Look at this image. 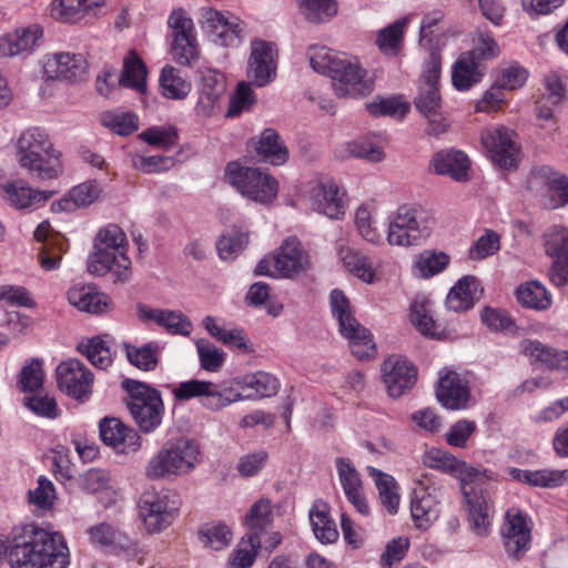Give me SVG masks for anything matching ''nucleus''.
<instances>
[{"label":"nucleus","instance_id":"nucleus-1","mask_svg":"<svg viewBox=\"0 0 568 568\" xmlns=\"http://www.w3.org/2000/svg\"><path fill=\"white\" fill-rule=\"evenodd\" d=\"M6 556L11 568H67L70 564L63 535L34 523L16 526L8 539L0 535V562Z\"/></svg>","mask_w":568,"mask_h":568},{"label":"nucleus","instance_id":"nucleus-2","mask_svg":"<svg viewBox=\"0 0 568 568\" xmlns=\"http://www.w3.org/2000/svg\"><path fill=\"white\" fill-rule=\"evenodd\" d=\"M311 67L332 79V88L341 98H364L374 91V80L356 57L337 53L322 45L307 50Z\"/></svg>","mask_w":568,"mask_h":568},{"label":"nucleus","instance_id":"nucleus-3","mask_svg":"<svg viewBox=\"0 0 568 568\" xmlns=\"http://www.w3.org/2000/svg\"><path fill=\"white\" fill-rule=\"evenodd\" d=\"M19 165L41 181L59 179L64 171L62 152L50 134L38 126L21 132L16 142Z\"/></svg>","mask_w":568,"mask_h":568},{"label":"nucleus","instance_id":"nucleus-4","mask_svg":"<svg viewBox=\"0 0 568 568\" xmlns=\"http://www.w3.org/2000/svg\"><path fill=\"white\" fill-rule=\"evenodd\" d=\"M128 247L126 234L120 226L108 224L100 229L88 256V272L98 276L111 273L114 283L128 282L132 274Z\"/></svg>","mask_w":568,"mask_h":568},{"label":"nucleus","instance_id":"nucleus-5","mask_svg":"<svg viewBox=\"0 0 568 568\" xmlns=\"http://www.w3.org/2000/svg\"><path fill=\"white\" fill-rule=\"evenodd\" d=\"M197 442L180 437L166 442L148 462L145 477L151 480L173 479L192 473L201 463Z\"/></svg>","mask_w":568,"mask_h":568},{"label":"nucleus","instance_id":"nucleus-6","mask_svg":"<svg viewBox=\"0 0 568 568\" xmlns=\"http://www.w3.org/2000/svg\"><path fill=\"white\" fill-rule=\"evenodd\" d=\"M329 306L338 332L348 341L352 354L359 359L374 357L376 347L372 334L356 320L351 302L342 290L331 292Z\"/></svg>","mask_w":568,"mask_h":568},{"label":"nucleus","instance_id":"nucleus-7","mask_svg":"<svg viewBox=\"0 0 568 568\" xmlns=\"http://www.w3.org/2000/svg\"><path fill=\"white\" fill-rule=\"evenodd\" d=\"M122 386L129 395L128 409L140 430L145 434L154 432L161 425L164 414L161 393L135 379H124Z\"/></svg>","mask_w":568,"mask_h":568},{"label":"nucleus","instance_id":"nucleus-8","mask_svg":"<svg viewBox=\"0 0 568 568\" xmlns=\"http://www.w3.org/2000/svg\"><path fill=\"white\" fill-rule=\"evenodd\" d=\"M430 216L420 206L400 205L390 216L387 242L396 246L419 244L430 234Z\"/></svg>","mask_w":568,"mask_h":568},{"label":"nucleus","instance_id":"nucleus-9","mask_svg":"<svg viewBox=\"0 0 568 568\" xmlns=\"http://www.w3.org/2000/svg\"><path fill=\"white\" fill-rule=\"evenodd\" d=\"M229 182L244 197L261 204L272 203L278 194V182L266 171L231 162L225 169Z\"/></svg>","mask_w":568,"mask_h":568},{"label":"nucleus","instance_id":"nucleus-10","mask_svg":"<svg viewBox=\"0 0 568 568\" xmlns=\"http://www.w3.org/2000/svg\"><path fill=\"white\" fill-rule=\"evenodd\" d=\"M138 508L148 532L159 534L173 524L180 503L169 491L146 489L139 498Z\"/></svg>","mask_w":568,"mask_h":568},{"label":"nucleus","instance_id":"nucleus-11","mask_svg":"<svg viewBox=\"0 0 568 568\" xmlns=\"http://www.w3.org/2000/svg\"><path fill=\"white\" fill-rule=\"evenodd\" d=\"M477 475L460 485L470 526L476 535L486 536L489 534L494 508L488 493L484 489L486 473L478 469Z\"/></svg>","mask_w":568,"mask_h":568},{"label":"nucleus","instance_id":"nucleus-12","mask_svg":"<svg viewBox=\"0 0 568 568\" xmlns=\"http://www.w3.org/2000/svg\"><path fill=\"white\" fill-rule=\"evenodd\" d=\"M278 51L274 43L254 39L251 41L246 77L251 84L263 88L273 82L277 74Z\"/></svg>","mask_w":568,"mask_h":568},{"label":"nucleus","instance_id":"nucleus-13","mask_svg":"<svg viewBox=\"0 0 568 568\" xmlns=\"http://www.w3.org/2000/svg\"><path fill=\"white\" fill-rule=\"evenodd\" d=\"M481 144L491 160L503 169H514L520 160V149L514 131L505 126H490L483 130Z\"/></svg>","mask_w":568,"mask_h":568},{"label":"nucleus","instance_id":"nucleus-14","mask_svg":"<svg viewBox=\"0 0 568 568\" xmlns=\"http://www.w3.org/2000/svg\"><path fill=\"white\" fill-rule=\"evenodd\" d=\"M506 554L511 559H520L531 546V523L518 508H510L505 515L500 530Z\"/></svg>","mask_w":568,"mask_h":568},{"label":"nucleus","instance_id":"nucleus-15","mask_svg":"<svg viewBox=\"0 0 568 568\" xmlns=\"http://www.w3.org/2000/svg\"><path fill=\"white\" fill-rule=\"evenodd\" d=\"M529 187L536 191L541 203L549 210L568 204V178L550 168H540L531 173Z\"/></svg>","mask_w":568,"mask_h":568},{"label":"nucleus","instance_id":"nucleus-16","mask_svg":"<svg viewBox=\"0 0 568 568\" xmlns=\"http://www.w3.org/2000/svg\"><path fill=\"white\" fill-rule=\"evenodd\" d=\"M200 23L212 40L222 47H236L241 43L240 20L230 12H223L213 8H202Z\"/></svg>","mask_w":568,"mask_h":568},{"label":"nucleus","instance_id":"nucleus-17","mask_svg":"<svg viewBox=\"0 0 568 568\" xmlns=\"http://www.w3.org/2000/svg\"><path fill=\"white\" fill-rule=\"evenodd\" d=\"M544 247L548 257L551 258L549 278L557 285L562 286L568 282V229L555 225L544 236Z\"/></svg>","mask_w":568,"mask_h":568},{"label":"nucleus","instance_id":"nucleus-18","mask_svg":"<svg viewBox=\"0 0 568 568\" xmlns=\"http://www.w3.org/2000/svg\"><path fill=\"white\" fill-rule=\"evenodd\" d=\"M436 397L447 409H466L471 404L469 383L456 371L444 368L439 372Z\"/></svg>","mask_w":568,"mask_h":568},{"label":"nucleus","instance_id":"nucleus-19","mask_svg":"<svg viewBox=\"0 0 568 568\" xmlns=\"http://www.w3.org/2000/svg\"><path fill=\"white\" fill-rule=\"evenodd\" d=\"M41 64L47 80L80 81L88 69L83 55L70 52L48 53L42 58Z\"/></svg>","mask_w":568,"mask_h":568},{"label":"nucleus","instance_id":"nucleus-20","mask_svg":"<svg viewBox=\"0 0 568 568\" xmlns=\"http://www.w3.org/2000/svg\"><path fill=\"white\" fill-rule=\"evenodd\" d=\"M99 433L103 444L112 447L116 454H135L142 447V437L139 433L116 417L102 418L99 423Z\"/></svg>","mask_w":568,"mask_h":568},{"label":"nucleus","instance_id":"nucleus-21","mask_svg":"<svg viewBox=\"0 0 568 568\" xmlns=\"http://www.w3.org/2000/svg\"><path fill=\"white\" fill-rule=\"evenodd\" d=\"M57 382L63 393L84 400L91 394L93 375L80 361L69 359L57 367Z\"/></svg>","mask_w":568,"mask_h":568},{"label":"nucleus","instance_id":"nucleus-22","mask_svg":"<svg viewBox=\"0 0 568 568\" xmlns=\"http://www.w3.org/2000/svg\"><path fill=\"white\" fill-rule=\"evenodd\" d=\"M383 381L388 395L398 398L410 390L417 379L416 367L405 357L392 355L382 366Z\"/></svg>","mask_w":568,"mask_h":568},{"label":"nucleus","instance_id":"nucleus-23","mask_svg":"<svg viewBox=\"0 0 568 568\" xmlns=\"http://www.w3.org/2000/svg\"><path fill=\"white\" fill-rule=\"evenodd\" d=\"M338 481L347 501L363 516L369 514V506L365 496L362 476L354 464L346 457L335 459Z\"/></svg>","mask_w":568,"mask_h":568},{"label":"nucleus","instance_id":"nucleus-24","mask_svg":"<svg viewBox=\"0 0 568 568\" xmlns=\"http://www.w3.org/2000/svg\"><path fill=\"white\" fill-rule=\"evenodd\" d=\"M65 297L79 312L100 315L113 311L112 298L91 284H75L68 288Z\"/></svg>","mask_w":568,"mask_h":568},{"label":"nucleus","instance_id":"nucleus-25","mask_svg":"<svg viewBox=\"0 0 568 568\" xmlns=\"http://www.w3.org/2000/svg\"><path fill=\"white\" fill-rule=\"evenodd\" d=\"M274 265L280 277L292 278L311 266V257L296 237H288L274 255Z\"/></svg>","mask_w":568,"mask_h":568},{"label":"nucleus","instance_id":"nucleus-26","mask_svg":"<svg viewBox=\"0 0 568 568\" xmlns=\"http://www.w3.org/2000/svg\"><path fill=\"white\" fill-rule=\"evenodd\" d=\"M226 91V79L216 70H206L202 73L199 88V100L195 113L201 118L211 116L220 105V101Z\"/></svg>","mask_w":568,"mask_h":568},{"label":"nucleus","instance_id":"nucleus-27","mask_svg":"<svg viewBox=\"0 0 568 568\" xmlns=\"http://www.w3.org/2000/svg\"><path fill=\"white\" fill-rule=\"evenodd\" d=\"M440 491L437 488L420 486L414 489L410 514L418 529H428L439 517Z\"/></svg>","mask_w":568,"mask_h":568},{"label":"nucleus","instance_id":"nucleus-28","mask_svg":"<svg viewBox=\"0 0 568 568\" xmlns=\"http://www.w3.org/2000/svg\"><path fill=\"white\" fill-rule=\"evenodd\" d=\"M87 535L92 545L110 548L116 555L136 556L140 552V548L134 540L118 531L108 523H100L89 527Z\"/></svg>","mask_w":568,"mask_h":568},{"label":"nucleus","instance_id":"nucleus-29","mask_svg":"<svg viewBox=\"0 0 568 568\" xmlns=\"http://www.w3.org/2000/svg\"><path fill=\"white\" fill-rule=\"evenodd\" d=\"M136 314L142 322L155 323L173 335L187 336L193 329L191 321L179 311L153 308L140 303Z\"/></svg>","mask_w":568,"mask_h":568},{"label":"nucleus","instance_id":"nucleus-30","mask_svg":"<svg viewBox=\"0 0 568 568\" xmlns=\"http://www.w3.org/2000/svg\"><path fill=\"white\" fill-rule=\"evenodd\" d=\"M50 229L49 222L44 221L40 223L34 231L36 240L42 242L39 262L41 267L45 271L59 268L62 254L65 253L69 247L64 236L58 233H50Z\"/></svg>","mask_w":568,"mask_h":568},{"label":"nucleus","instance_id":"nucleus-31","mask_svg":"<svg viewBox=\"0 0 568 568\" xmlns=\"http://www.w3.org/2000/svg\"><path fill=\"white\" fill-rule=\"evenodd\" d=\"M42 37L43 30L39 24L18 28L0 37V54L9 58L29 54L39 45Z\"/></svg>","mask_w":568,"mask_h":568},{"label":"nucleus","instance_id":"nucleus-32","mask_svg":"<svg viewBox=\"0 0 568 568\" xmlns=\"http://www.w3.org/2000/svg\"><path fill=\"white\" fill-rule=\"evenodd\" d=\"M102 186L97 180H89L73 186L61 199L52 202L54 213H72L79 209L88 207L100 196Z\"/></svg>","mask_w":568,"mask_h":568},{"label":"nucleus","instance_id":"nucleus-33","mask_svg":"<svg viewBox=\"0 0 568 568\" xmlns=\"http://www.w3.org/2000/svg\"><path fill=\"white\" fill-rule=\"evenodd\" d=\"M1 197L11 206L23 210L47 202L52 195L51 191L32 189L26 181L17 180L1 184Z\"/></svg>","mask_w":568,"mask_h":568},{"label":"nucleus","instance_id":"nucleus-34","mask_svg":"<svg viewBox=\"0 0 568 568\" xmlns=\"http://www.w3.org/2000/svg\"><path fill=\"white\" fill-rule=\"evenodd\" d=\"M423 463L432 469H436L458 478L460 484L471 476H478L477 468L469 466L467 463L440 448L433 447L427 449L423 455Z\"/></svg>","mask_w":568,"mask_h":568},{"label":"nucleus","instance_id":"nucleus-35","mask_svg":"<svg viewBox=\"0 0 568 568\" xmlns=\"http://www.w3.org/2000/svg\"><path fill=\"white\" fill-rule=\"evenodd\" d=\"M310 201L314 211L329 219L337 220L344 214V194L334 182L320 183L314 186Z\"/></svg>","mask_w":568,"mask_h":568},{"label":"nucleus","instance_id":"nucleus-36","mask_svg":"<svg viewBox=\"0 0 568 568\" xmlns=\"http://www.w3.org/2000/svg\"><path fill=\"white\" fill-rule=\"evenodd\" d=\"M430 165L435 173L449 175L457 182L469 179L470 161L462 151L454 149L439 151L433 156Z\"/></svg>","mask_w":568,"mask_h":568},{"label":"nucleus","instance_id":"nucleus-37","mask_svg":"<svg viewBox=\"0 0 568 568\" xmlns=\"http://www.w3.org/2000/svg\"><path fill=\"white\" fill-rule=\"evenodd\" d=\"M336 254L338 262L347 273L367 284L378 281L377 270L372 260L362 252L341 245Z\"/></svg>","mask_w":568,"mask_h":568},{"label":"nucleus","instance_id":"nucleus-38","mask_svg":"<svg viewBox=\"0 0 568 568\" xmlns=\"http://www.w3.org/2000/svg\"><path fill=\"white\" fill-rule=\"evenodd\" d=\"M484 67L476 52H464L452 68V83L458 91H467L481 81Z\"/></svg>","mask_w":568,"mask_h":568},{"label":"nucleus","instance_id":"nucleus-39","mask_svg":"<svg viewBox=\"0 0 568 568\" xmlns=\"http://www.w3.org/2000/svg\"><path fill=\"white\" fill-rule=\"evenodd\" d=\"M507 473L513 479L535 488H556L568 481L567 469L529 470L511 467Z\"/></svg>","mask_w":568,"mask_h":568},{"label":"nucleus","instance_id":"nucleus-40","mask_svg":"<svg viewBox=\"0 0 568 568\" xmlns=\"http://www.w3.org/2000/svg\"><path fill=\"white\" fill-rule=\"evenodd\" d=\"M260 161L272 165H282L288 160V150L274 129H265L254 143Z\"/></svg>","mask_w":568,"mask_h":568},{"label":"nucleus","instance_id":"nucleus-41","mask_svg":"<svg viewBox=\"0 0 568 568\" xmlns=\"http://www.w3.org/2000/svg\"><path fill=\"white\" fill-rule=\"evenodd\" d=\"M103 2L104 0H53L50 6V14L57 21L74 23Z\"/></svg>","mask_w":568,"mask_h":568},{"label":"nucleus","instance_id":"nucleus-42","mask_svg":"<svg viewBox=\"0 0 568 568\" xmlns=\"http://www.w3.org/2000/svg\"><path fill=\"white\" fill-rule=\"evenodd\" d=\"M239 384L246 393L247 399L271 397L280 389L277 378L263 371L239 377Z\"/></svg>","mask_w":568,"mask_h":568},{"label":"nucleus","instance_id":"nucleus-43","mask_svg":"<svg viewBox=\"0 0 568 568\" xmlns=\"http://www.w3.org/2000/svg\"><path fill=\"white\" fill-rule=\"evenodd\" d=\"M313 532L323 544H333L338 538V530L329 516L328 507L323 501H316L308 511Z\"/></svg>","mask_w":568,"mask_h":568},{"label":"nucleus","instance_id":"nucleus-44","mask_svg":"<svg viewBox=\"0 0 568 568\" xmlns=\"http://www.w3.org/2000/svg\"><path fill=\"white\" fill-rule=\"evenodd\" d=\"M479 284L474 276H465L449 291L446 306L454 312H464L473 307L477 298Z\"/></svg>","mask_w":568,"mask_h":568},{"label":"nucleus","instance_id":"nucleus-45","mask_svg":"<svg viewBox=\"0 0 568 568\" xmlns=\"http://www.w3.org/2000/svg\"><path fill=\"white\" fill-rule=\"evenodd\" d=\"M565 98V88L557 74H549L545 79V92L536 102V112L539 119L550 120L554 116L555 108Z\"/></svg>","mask_w":568,"mask_h":568},{"label":"nucleus","instance_id":"nucleus-46","mask_svg":"<svg viewBox=\"0 0 568 568\" xmlns=\"http://www.w3.org/2000/svg\"><path fill=\"white\" fill-rule=\"evenodd\" d=\"M367 474L375 481L383 506L390 515L396 514L400 497L394 477L372 466L367 467Z\"/></svg>","mask_w":568,"mask_h":568},{"label":"nucleus","instance_id":"nucleus-47","mask_svg":"<svg viewBox=\"0 0 568 568\" xmlns=\"http://www.w3.org/2000/svg\"><path fill=\"white\" fill-rule=\"evenodd\" d=\"M123 347L129 363L134 367L144 372H151L156 368L162 351L158 342H149L141 346L125 343Z\"/></svg>","mask_w":568,"mask_h":568},{"label":"nucleus","instance_id":"nucleus-48","mask_svg":"<svg viewBox=\"0 0 568 568\" xmlns=\"http://www.w3.org/2000/svg\"><path fill=\"white\" fill-rule=\"evenodd\" d=\"M146 73V68L141 58L134 51H130L123 59V71L119 77V84L144 92Z\"/></svg>","mask_w":568,"mask_h":568},{"label":"nucleus","instance_id":"nucleus-49","mask_svg":"<svg viewBox=\"0 0 568 568\" xmlns=\"http://www.w3.org/2000/svg\"><path fill=\"white\" fill-rule=\"evenodd\" d=\"M244 399L247 397L239 384V377L222 384L211 383V410H220Z\"/></svg>","mask_w":568,"mask_h":568},{"label":"nucleus","instance_id":"nucleus-50","mask_svg":"<svg viewBox=\"0 0 568 568\" xmlns=\"http://www.w3.org/2000/svg\"><path fill=\"white\" fill-rule=\"evenodd\" d=\"M211 383L209 381L189 379L175 385L172 388V394L179 402L197 398L203 407L211 409Z\"/></svg>","mask_w":568,"mask_h":568},{"label":"nucleus","instance_id":"nucleus-51","mask_svg":"<svg viewBox=\"0 0 568 568\" xmlns=\"http://www.w3.org/2000/svg\"><path fill=\"white\" fill-rule=\"evenodd\" d=\"M518 302L526 307L542 311L551 305V296L544 285L530 281L519 285L516 290Z\"/></svg>","mask_w":568,"mask_h":568},{"label":"nucleus","instance_id":"nucleus-52","mask_svg":"<svg viewBox=\"0 0 568 568\" xmlns=\"http://www.w3.org/2000/svg\"><path fill=\"white\" fill-rule=\"evenodd\" d=\"M273 523V507L267 498H261L255 501L245 515V525L250 535L261 537L263 531L270 529Z\"/></svg>","mask_w":568,"mask_h":568},{"label":"nucleus","instance_id":"nucleus-53","mask_svg":"<svg viewBox=\"0 0 568 568\" xmlns=\"http://www.w3.org/2000/svg\"><path fill=\"white\" fill-rule=\"evenodd\" d=\"M450 262L445 252L424 251L414 261L415 273L422 278H430L443 272Z\"/></svg>","mask_w":568,"mask_h":568},{"label":"nucleus","instance_id":"nucleus-54","mask_svg":"<svg viewBox=\"0 0 568 568\" xmlns=\"http://www.w3.org/2000/svg\"><path fill=\"white\" fill-rule=\"evenodd\" d=\"M162 94L168 99H184L191 91V83L183 79L180 72L171 65L163 68L160 75Z\"/></svg>","mask_w":568,"mask_h":568},{"label":"nucleus","instance_id":"nucleus-55","mask_svg":"<svg viewBox=\"0 0 568 568\" xmlns=\"http://www.w3.org/2000/svg\"><path fill=\"white\" fill-rule=\"evenodd\" d=\"M58 499L54 484L45 476H39L37 487L28 493L29 503L43 513L52 511Z\"/></svg>","mask_w":568,"mask_h":568},{"label":"nucleus","instance_id":"nucleus-56","mask_svg":"<svg viewBox=\"0 0 568 568\" xmlns=\"http://www.w3.org/2000/svg\"><path fill=\"white\" fill-rule=\"evenodd\" d=\"M78 349L82 352L92 365L100 369H105L112 363L110 344L101 336H94L85 343H81Z\"/></svg>","mask_w":568,"mask_h":568},{"label":"nucleus","instance_id":"nucleus-57","mask_svg":"<svg viewBox=\"0 0 568 568\" xmlns=\"http://www.w3.org/2000/svg\"><path fill=\"white\" fill-rule=\"evenodd\" d=\"M248 236L240 230H229L216 242L217 254L223 261H233L246 247Z\"/></svg>","mask_w":568,"mask_h":568},{"label":"nucleus","instance_id":"nucleus-58","mask_svg":"<svg viewBox=\"0 0 568 568\" xmlns=\"http://www.w3.org/2000/svg\"><path fill=\"white\" fill-rule=\"evenodd\" d=\"M301 14L310 22H324L337 13L334 0H297Z\"/></svg>","mask_w":568,"mask_h":568},{"label":"nucleus","instance_id":"nucleus-59","mask_svg":"<svg viewBox=\"0 0 568 568\" xmlns=\"http://www.w3.org/2000/svg\"><path fill=\"white\" fill-rule=\"evenodd\" d=\"M101 123L119 135H129L138 130V116L130 111L113 110L103 112Z\"/></svg>","mask_w":568,"mask_h":568},{"label":"nucleus","instance_id":"nucleus-60","mask_svg":"<svg viewBox=\"0 0 568 568\" xmlns=\"http://www.w3.org/2000/svg\"><path fill=\"white\" fill-rule=\"evenodd\" d=\"M555 347L546 345L538 339L526 338L520 342L519 351L531 364H540L550 369L554 366Z\"/></svg>","mask_w":568,"mask_h":568},{"label":"nucleus","instance_id":"nucleus-61","mask_svg":"<svg viewBox=\"0 0 568 568\" xmlns=\"http://www.w3.org/2000/svg\"><path fill=\"white\" fill-rule=\"evenodd\" d=\"M262 547V539L257 535L242 538L231 555L230 562L234 568H248L253 565L257 549Z\"/></svg>","mask_w":568,"mask_h":568},{"label":"nucleus","instance_id":"nucleus-62","mask_svg":"<svg viewBox=\"0 0 568 568\" xmlns=\"http://www.w3.org/2000/svg\"><path fill=\"white\" fill-rule=\"evenodd\" d=\"M199 538L206 547L221 550L231 544L233 534L225 524H207L200 529Z\"/></svg>","mask_w":568,"mask_h":568},{"label":"nucleus","instance_id":"nucleus-63","mask_svg":"<svg viewBox=\"0 0 568 568\" xmlns=\"http://www.w3.org/2000/svg\"><path fill=\"white\" fill-rule=\"evenodd\" d=\"M406 20L402 19L393 22L378 32L376 44L382 52L389 55H394L398 52L402 44Z\"/></svg>","mask_w":568,"mask_h":568},{"label":"nucleus","instance_id":"nucleus-64","mask_svg":"<svg viewBox=\"0 0 568 568\" xmlns=\"http://www.w3.org/2000/svg\"><path fill=\"white\" fill-rule=\"evenodd\" d=\"M369 114L374 116H393L403 119L409 111V104L398 98H378L366 104Z\"/></svg>","mask_w":568,"mask_h":568}]
</instances>
